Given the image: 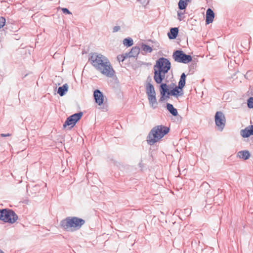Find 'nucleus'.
<instances>
[{"instance_id":"obj_1","label":"nucleus","mask_w":253,"mask_h":253,"mask_svg":"<svg viewBox=\"0 0 253 253\" xmlns=\"http://www.w3.org/2000/svg\"><path fill=\"white\" fill-rule=\"evenodd\" d=\"M89 60L92 65L103 75L112 77L115 71L108 59L104 55L97 53H91Z\"/></svg>"},{"instance_id":"obj_2","label":"nucleus","mask_w":253,"mask_h":253,"mask_svg":"<svg viewBox=\"0 0 253 253\" xmlns=\"http://www.w3.org/2000/svg\"><path fill=\"white\" fill-rule=\"evenodd\" d=\"M170 68V63L166 58H160L154 67V79L156 83L161 84L165 78V75Z\"/></svg>"},{"instance_id":"obj_3","label":"nucleus","mask_w":253,"mask_h":253,"mask_svg":"<svg viewBox=\"0 0 253 253\" xmlns=\"http://www.w3.org/2000/svg\"><path fill=\"white\" fill-rule=\"evenodd\" d=\"M169 132V128L163 126H158L153 127L147 136V143L151 145H153Z\"/></svg>"},{"instance_id":"obj_4","label":"nucleus","mask_w":253,"mask_h":253,"mask_svg":"<svg viewBox=\"0 0 253 253\" xmlns=\"http://www.w3.org/2000/svg\"><path fill=\"white\" fill-rule=\"evenodd\" d=\"M60 226L65 231L74 232L79 227V217H67L60 221Z\"/></svg>"},{"instance_id":"obj_5","label":"nucleus","mask_w":253,"mask_h":253,"mask_svg":"<svg viewBox=\"0 0 253 253\" xmlns=\"http://www.w3.org/2000/svg\"><path fill=\"white\" fill-rule=\"evenodd\" d=\"M18 219V216L11 209H0V220L5 223L13 224Z\"/></svg>"},{"instance_id":"obj_6","label":"nucleus","mask_w":253,"mask_h":253,"mask_svg":"<svg viewBox=\"0 0 253 253\" xmlns=\"http://www.w3.org/2000/svg\"><path fill=\"white\" fill-rule=\"evenodd\" d=\"M160 91L162 97H164L166 94L168 95H171L176 96H181L183 94L182 88H179V86H176L173 89L169 91L168 85L166 84H161L160 85Z\"/></svg>"},{"instance_id":"obj_7","label":"nucleus","mask_w":253,"mask_h":253,"mask_svg":"<svg viewBox=\"0 0 253 253\" xmlns=\"http://www.w3.org/2000/svg\"><path fill=\"white\" fill-rule=\"evenodd\" d=\"M146 91L151 106L153 108H156L157 105L156 92L154 86L151 83H147L146 84Z\"/></svg>"},{"instance_id":"obj_8","label":"nucleus","mask_w":253,"mask_h":253,"mask_svg":"<svg viewBox=\"0 0 253 253\" xmlns=\"http://www.w3.org/2000/svg\"><path fill=\"white\" fill-rule=\"evenodd\" d=\"M173 59L177 62L187 64L192 61V57L185 54L182 50H176L173 53Z\"/></svg>"},{"instance_id":"obj_9","label":"nucleus","mask_w":253,"mask_h":253,"mask_svg":"<svg viewBox=\"0 0 253 253\" xmlns=\"http://www.w3.org/2000/svg\"><path fill=\"white\" fill-rule=\"evenodd\" d=\"M215 123L218 129L222 130L225 126L226 118L222 112L218 111L216 113L215 115Z\"/></svg>"},{"instance_id":"obj_10","label":"nucleus","mask_w":253,"mask_h":253,"mask_svg":"<svg viewBox=\"0 0 253 253\" xmlns=\"http://www.w3.org/2000/svg\"><path fill=\"white\" fill-rule=\"evenodd\" d=\"M79 121V112L74 114L68 117L63 124V127L65 128L67 126H69V129L73 127L78 121Z\"/></svg>"},{"instance_id":"obj_11","label":"nucleus","mask_w":253,"mask_h":253,"mask_svg":"<svg viewBox=\"0 0 253 253\" xmlns=\"http://www.w3.org/2000/svg\"><path fill=\"white\" fill-rule=\"evenodd\" d=\"M94 98L95 102L99 106L103 104L104 101V96L103 93L99 90L96 89L93 93Z\"/></svg>"},{"instance_id":"obj_12","label":"nucleus","mask_w":253,"mask_h":253,"mask_svg":"<svg viewBox=\"0 0 253 253\" xmlns=\"http://www.w3.org/2000/svg\"><path fill=\"white\" fill-rule=\"evenodd\" d=\"M241 135L246 138L253 135V125L250 126L241 131Z\"/></svg>"},{"instance_id":"obj_13","label":"nucleus","mask_w":253,"mask_h":253,"mask_svg":"<svg viewBox=\"0 0 253 253\" xmlns=\"http://www.w3.org/2000/svg\"><path fill=\"white\" fill-rule=\"evenodd\" d=\"M214 17V14L211 8H208L206 11V24H209L212 22Z\"/></svg>"},{"instance_id":"obj_14","label":"nucleus","mask_w":253,"mask_h":253,"mask_svg":"<svg viewBox=\"0 0 253 253\" xmlns=\"http://www.w3.org/2000/svg\"><path fill=\"white\" fill-rule=\"evenodd\" d=\"M68 85L67 84H64L62 86H60L57 90V93L61 96L64 95L68 91Z\"/></svg>"},{"instance_id":"obj_15","label":"nucleus","mask_w":253,"mask_h":253,"mask_svg":"<svg viewBox=\"0 0 253 253\" xmlns=\"http://www.w3.org/2000/svg\"><path fill=\"white\" fill-rule=\"evenodd\" d=\"M139 51H140L139 48L138 47L135 46V47H133L132 48L131 51L129 53H127V54L129 57H135L139 54Z\"/></svg>"},{"instance_id":"obj_16","label":"nucleus","mask_w":253,"mask_h":253,"mask_svg":"<svg viewBox=\"0 0 253 253\" xmlns=\"http://www.w3.org/2000/svg\"><path fill=\"white\" fill-rule=\"evenodd\" d=\"M238 157L243 160H247L250 157V154L248 151H241L237 154Z\"/></svg>"},{"instance_id":"obj_17","label":"nucleus","mask_w":253,"mask_h":253,"mask_svg":"<svg viewBox=\"0 0 253 253\" xmlns=\"http://www.w3.org/2000/svg\"><path fill=\"white\" fill-rule=\"evenodd\" d=\"M178 32L177 28H172L170 29V32L168 34L169 38L170 39H174L176 38Z\"/></svg>"},{"instance_id":"obj_18","label":"nucleus","mask_w":253,"mask_h":253,"mask_svg":"<svg viewBox=\"0 0 253 253\" xmlns=\"http://www.w3.org/2000/svg\"><path fill=\"white\" fill-rule=\"evenodd\" d=\"M167 108L172 115L176 116L177 115V110L174 108L172 104L168 103L167 105Z\"/></svg>"},{"instance_id":"obj_19","label":"nucleus","mask_w":253,"mask_h":253,"mask_svg":"<svg viewBox=\"0 0 253 253\" xmlns=\"http://www.w3.org/2000/svg\"><path fill=\"white\" fill-rule=\"evenodd\" d=\"M186 75L184 73H182L181 75L180 80L178 83V86L180 88H183L185 84Z\"/></svg>"},{"instance_id":"obj_20","label":"nucleus","mask_w":253,"mask_h":253,"mask_svg":"<svg viewBox=\"0 0 253 253\" xmlns=\"http://www.w3.org/2000/svg\"><path fill=\"white\" fill-rule=\"evenodd\" d=\"M187 0H180L178 2V7L180 9H185L187 5Z\"/></svg>"},{"instance_id":"obj_21","label":"nucleus","mask_w":253,"mask_h":253,"mask_svg":"<svg viewBox=\"0 0 253 253\" xmlns=\"http://www.w3.org/2000/svg\"><path fill=\"white\" fill-rule=\"evenodd\" d=\"M123 43L126 46H130L133 44V40L131 38L125 39L123 41Z\"/></svg>"},{"instance_id":"obj_22","label":"nucleus","mask_w":253,"mask_h":253,"mask_svg":"<svg viewBox=\"0 0 253 253\" xmlns=\"http://www.w3.org/2000/svg\"><path fill=\"white\" fill-rule=\"evenodd\" d=\"M128 57L127 53H126L125 55L122 54L119 55L117 56V59L119 62H123L124 61V60L127 57Z\"/></svg>"},{"instance_id":"obj_23","label":"nucleus","mask_w":253,"mask_h":253,"mask_svg":"<svg viewBox=\"0 0 253 253\" xmlns=\"http://www.w3.org/2000/svg\"><path fill=\"white\" fill-rule=\"evenodd\" d=\"M143 50L145 52H151L152 51V48L147 45H144L143 46Z\"/></svg>"},{"instance_id":"obj_24","label":"nucleus","mask_w":253,"mask_h":253,"mask_svg":"<svg viewBox=\"0 0 253 253\" xmlns=\"http://www.w3.org/2000/svg\"><path fill=\"white\" fill-rule=\"evenodd\" d=\"M248 106L250 108H253V97H250L248 99Z\"/></svg>"},{"instance_id":"obj_25","label":"nucleus","mask_w":253,"mask_h":253,"mask_svg":"<svg viewBox=\"0 0 253 253\" xmlns=\"http://www.w3.org/2000/svg\"><path fill=\"white\" fill-rule=\"evenodd\" d=\"M5 24V19L2 16L0 17V28H2Z\"/></svg>"},{"instance_id":"obj_26","label":"nucleus","mask_w":253,"mask_h":253,"mask_svg":"<svg viewBox=\"0 0 253 253\" xmlns=\"http://www.w3.org/2000/svg\"><path fill=\"white\" fill-rule=\"evenodd\" d=\"M61 10L65 14H71L72 13L67 8H61Z\"/></svg>"},{"instance_id":"obj_27","label":"nucleus","mask_w":253,"mask_h":253,"mask_svg":"<svg viewBox=\"0 0 253 253\" xmlns=\"http://www.w3.org/2000/svg\"><path fill=\"white\" fill-rule=\"evenodd\" d=\"M120 30V26H115L113 28V32H114V33L115 32H117L119 31Z\"/></svg>"},{"instance_id":"obj_28","label":"nucleus","mask_w":253,"mask_h":253,"mask_svg":"<svg viewBox=\"0 0 253 253\" xmlns=\"http://www.w3.org/2000/svg\"><path fill=\"white\" fill-rule=\"evenodd\" d=\"M10 135H11V134H9V133H6V134H5V133H1V134H0V136H1V137H7V136H10Z\"/></svg>"},{"instance_id":"obj_29","label":"nucleus","mask_w":253,"mask_h":253,"mask_svg":"<svg viewBox=\"0 0 253 253\" xmlns=\"http://www.w3.org/2000/svg\"><path fill=\"white\" fill-rule=\"evenodd\" d=\"M84 220L82 219H80V226L84 224Z\"/></svg>"},{"instance_id":"obj_30","label":"nucleus","mask_w":253,"mask_h":253,"mask_svg":"<svg viewBox=\"0 0 253 253\" xmlns=\"http://www.w3.org/2000/svg\"><path fill=\"white\" fill-rule=\"evenodd\" d=\"M82 115H83L82 113V112H80V118L82 117Z\"/></svg>"},{"instance_id":"obj_31","label":"nucleus","mask_w":253,"mask_h":253,"mask_svg":"<svg viewBox=\"0 0 253 253\" xmlns=\"http://www.w3.org/2000/svg\"><path fill=\"white\" fill-rule=\"evenodd\" d=\"M0 253H4L1 249H0Z\"/></svg>"},{"instance_id":"obj_32","label":"nucleus","mask_w":253,"mask_h":253,"mask_svg":"<svg viewBox=\"0 0 253 253\" xmlns=\"http://www.w3.org/2000/svg\"><path fill=\"white\" fill-rule=\"evenodd\" d=\"M178 14L179 16H181V14H180L179 13H178Z\"/></svg>"}]
</instances>
